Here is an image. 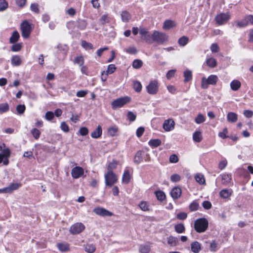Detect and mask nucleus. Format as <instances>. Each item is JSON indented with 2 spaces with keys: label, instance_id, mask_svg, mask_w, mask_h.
<instances>
[{
  "label": "nucleus",
  "instance_id": "1",
  "mask_svg": "<svg viewBox=\"0 0 253 253\" xmlns=\"http://www.w3.org/2000/svg\"><path fill=\"white\" fill-rule=\"evenodd\" d=\"M209 222L205 218H201L196 219L194 224V227L198 233L205 232L208 229Z\"/></svg>",
  "mask_w": 253,
  "mask_h": 253
},
{
  "label": "nucleus",
  "instance_id": "2",
  "mask_svg": "<svg viewBox=\"0 0 253 253\" xmlns=\"http://www.w3.org/2000/svg\"><path fill=\"white\" fill-rule=\"evenodd\" d=\"M151 38L153 41L162 44L168 41L169 37L164 33L154 31L151 35Z\"/></svg>",
  "mask_w": 253,
  "mask_h": 253
},
{
  "label": "nucleus",
  "instance_id": "3",
  "mask_svg": "<svg viewBox=\"0 0 253 253\" xmlns=\"http://www.w3.org/2000/svg\"><path fill=\"white\" fill-rule=\"evenodd\" d=\"M218 80V77L214 75H210L208 79L204 77L202 79L201 87L204 89H207L209 84L215 85Z\"/></svg>",
  "mask_w": 253,
  "mask_h": 253
},
{
  "label": "nucleus",
  "instance_id": "4",
  "mask_svg": "<svg viewBox=\"0 0 253 253\" xmlns=\"http://www.w3.org/2000/svg\"><path fill=\"white\" fill-rule=\"evenodd\" d=\"M130 101V98L128 96L124 97H120L114 100L111 103L112 108L113 109H116L118 108L123 107L125 104Z\"/></svg>",
  "mask_w": 253,
  "mask_h": 253
},
{
  "label": "nucleus",
  "instance_id": "5",
  "mask_svg": "<svg viewBox=\"0 0 253 253\" xmlns=\"http://www.w3.org/2000/svg\"><path fill=\"white\" fill-rule=\"evenodd\" d=\"M20 29L22 32V36L24 39H27L29 37L31 31V27L30 23L26 20L24 21L20 26Z\"/></svg>",
  "mask_w": 253,
  "mask_h": 253
},
{
  "label": "nucleus",
  "instance_id": "6",
  "mask_svg": "<svg viewBox=\"0 0 253 253\" xmlns=\"http://www.w3.org/2000/svg\"><path fill=\"white\" fill-rule=\"evenodd\" d=\"M159 90V84L157 80L151 81L146 86L147 92L152 95L157 93Z\"/></svg>",
  "mask_w": 253,
  "mask_h": 253
},
{
  "label": "nucleus",
  "instance_id": "7",
  "mask_svg": "<svg viewBox=\"0 0 253 253\" xmlns=\"http://www.w3.org/2000/svg\"><path fill=\"white\" fill-rule=\"evenodd\" d=\"M105 180L106 185L111 186L117 182V177L112 171H109L105 175Z\"/></svg>",
  "mask_w": 253,
  "mask_h": 253
},
{
  "label": "nucleus",
  "instance_id": "8",
  "mask_svg": "<svg viewBox=\"0 0 253 253\" xmlns=\"http://www.w3.org/2000/svg\"><path fill=\"white\" fill-rule=\"evenodd\" d=\"M85 227L82 223H76L72 225L70 228V232L72 234H78L84 229Z\"/></svg>",
  "mask_w": 253,
  "mask_h": 253
},
{
  "label": "nucleus",
  "instance_id": "9",
  "mask_svg": "<svg viewBox=\"0 0 253 253\" xmlns=\"http://www.w3.org/2000/svg\"><path fill=\"white\" fill-rule=\"evenodd\" d=\"M230 17V16L228 13H221L216 16L215 20L219 25H222L228 21Z\"/></svg>",
  "mask_w": 253,
  "mask_h": 253
},
{
  "label": "nucleus",
  "instance_id": "10",
  "mask_svg": "<svg viewBox=\"0 0 253 253\" xmlns=\"http://www.w3.org/2000/svg\"><path fill=\"white\" fill-rule=\"evenodd\" d=\"M175 122L172 119L166 120L163 125V128L166 131H170L174 128Z\"/></svg>",
  "mask_w": 253,
  "mask_h": 253
},
{
  "label": "nucleus",
  "instance_id": "11",
  "mask_svg": "<svg viewBox=\"0 0 253 253\" xmlns=\"http://www.w3.org/2000/svg\"><path fill=\"white\" fill-rule=\"evenodd\" d=\"M93 211L96 214L102 216H111L113 213L111 211L100 207H96L93 210Z\"/></svg>",
  "mask_w": 253,
  "mask_h": 253
},
{
  "label": "nucleus",
  "instance_id": "12",
  "mask_svg": "<svg viewBox=\"0 0 253 253\" xmlns=\"http://www.w3.org/2000/svg\"><path fill=\"white\" fill-rule=\"evenodd\" d=\"M84 173V169L80 167H75L71 171V175L74 178H78L82 176Z\"/></svg>",
  "mask_w": 253,
  "mask_h": 253
},
{
  "label": "nucleus",
  "instance_id": "13",
  "mask_svg": "<svg viewBox=\"0 0 253 253\" xmlns=\"http://www.w3.org/2000/svg\"><path fill=\"white\" fill-rule=\"evenodd\" d=\"M170 195L173 199H178L181 195V190L178 187H174L170 192Z\"/></svg>",
  "mask_w": 253,
  "mask_h": 253
},
{
  "label": "nucleus",
  "instance_id": "14",
  "mask_svg": "<svg viewBox=\"0 0 253 253\" xmlns=\"http://www.w3.org/2000/svg\"><path fill=\"white\" fill-rule=\"evenodd\" d=\"M139 33L141 35L142 38L147 42H149L151 38V36H150L149 32L145 28H140Z\"/></svg>",
  "mask_w": 253,
  "mask_h": 253
},
{
  "label": "nucleus",
  "instance_id": "15",
  "mask_svg": "<svg viewBox=\"0 0 253 253\" xmlns=\"http://www.w3.org/2000/svg\"><path fill=\"white\" fill-rule=\"evenodd\" d=\"M0 154L2 156L3 158L4 159L3 161V164L4 165H7L9 163V161L8 158L9 157L10 155V151L9 149H4L2 153Z\"/></svg>",
  "mask_w": 253,
  "mask_h": 253
},
{
  "label": "nucleus",
  "instance_id": "16",
  "mask_svg": "<svg viewBox=\"0 0 253 253\" xmlns=\"http://www.w3.org/2000/svg\"><path fill=\"white\" fill-rule=\"evenodd\" d=\"M191 251L194 253H198L201 250V244L197 241L193 242L191 244Z\"/></svg>",
  "mask_w": 253,
  "mask_h": 253
},
{
  "label": "nucleus",
  "instance_id": "17",
  "mask_svg": "<svg viewBox=\"0 0 253 253\" xmlns=\"http://www.w3.org/2000/svg\"><path fill=\"white\" fill-rule=\"evenodd\" d=\"M102 130L101 126L99 125L91 133V137L93 138H98L102 134Z\"/></svg>",
  "mask_w": 253,
  "mask_h": 253
},
{
  "label": "nucleus",
  "instance_id": "18",
  "mask_svg": "<svg viewBox=\"0 0 253 253\" xmlns=\"http://www.w3.org/2000/svg\"><path fill=\"white\" fill-rule=\"evenodd\" d=\"M230 85L232 90L237 91L241 87V83L239 81L234 80L230 83Z\"/></svg>",
  "mask_w": 253,
  "mask_h": 253
},
{
  "label": "nucleus",
  "instance_id": "19",
  "mask_svg": "<svg viewBox=\"0 0 253 253\" xmlns=\"http://www.w3.org/2000/svg\"><path fill=\"white\" fill-rule=\"evenodd\" d=\"M142 151H138L136 153L134 157L133 162L135 164H139L143 161V156H142Z\"/></svg>",
  "mask_w": 253,
  "mask_h": 253
},
{
  "label": "nucleus",
  "instance_id": "20",
  "mask_svg": "<svg viewBox=\"0 0 253 253\" xmlns=\"http://www.w3.org/2000/svg\"><path fill=\"white\" fill-rule=\"evenodd\" d=\"M227 120L229 122L235 123L238 120V115L235 113L230 112L227 115Z\"/></svg>",
  "mask_w": 253,
  "mask_h": 253
},
{
  "label": "nucleus",
  "instance_id": "21",
  "mask_svg": "<svg viewBox=\"0 0 253 253\" xmlns=\"http://www.w3.org/2000/svg\"><path fill=\"white\" fill-rule=\"evenodd\" d=\"M175 26V24L173 21L170 20H167L164 23L163 28L164 30H168L173 28Z\"/></svg>",
  "mask_w": 253,
  "mask_h": 253
},
{
  "label": "nucleus",
  "instance_id": "22",
  "mask_svg": "<svg viewBox=\"0 0 253 253\" xmlns=\"http://www.w3.org/2000/svg\"><path fill=\"white\" fill-rule=\"evenodd\" d=\"M232 190L224 189L220 192L219 195L221 198L226 199L229 198L232 195Z\"/></svg>",
  "mask_w": 253,
  "mask_h": 253
},
{
  "label": "nucleus",
  "instance_id": "23",
  "mask_svg": "<svg viewBox=\"0 0 253 253\" xmlns=\"http://www.w3.org/2000/svg\"><path fill=\"white\" fill-rule=\"evenodd\" d=\"M222 184L224 185H227L230 183L231 180V175L230 174L223 173L220 175Z\"/></svg>",
  "mask_w": 253,
  "mask_h": 253
},
{
  "label": "nucleus",
  "instance_id": "24",
  "mask_svg": "<svg viewBox=\"0 0 253 253\" xmlns=\"http://www.w3.org/2000/svg\"><path fill=\"white\" fill-rule=\"evenodd\" d=\"M20 38L19 34L17 31H14L9 39V42L11 43H14L17 42Z\"/></svg>",
  "mask_w": 253,
  "mask_h": 253
},
{
  "label": "nucleus",
  "instance_id": "25",
  "mask_svg": "<svg viewBox=\"0 0 253 253\" xmlns=\"http://www.w3.org/2000/svg\"><path fill=\"white\" fill-rule=\"evenodd\" d=\"M130 175L128 169H126L123 174L122 182L125 183H128L130 179Z\"/></svg>",
  "mask_w": 253,
  "mask_h": 253
},
{
  "label": "nucleus",
  "instance_id": "26",
  "mask_svg": "<svg viewBox=\"0 0 253 253\" xmlns=\"http://www.w3.org/2000/svg\"><path fill=\"white\" fill-rule=\"evenodd\" d=\"M121 15L122 20L124 22H127L131 17L129 13L126 10L122 11Z\"/></svg>",
  "mask_w": 253,
  "mask_h": 253
},
{
  "label": "nucleus",
  "instance_id": "27",
  "mask_svg": "<svg viewBox=\"0 0 253 253\" xmlns=\"http://www.w3.org/2000/svg\"><path fill=\"white\" fill-rule=\"evenodd\" d=\"M161 140L159 139H151L149 142V145L152 148H156L161 144Z\"/></svg>",
  "mask_w": 253,
  "mask_h": 253
},
{
  "label": "nucleus",
  "instance_id": "28",
  "mask_svg": "<svg viewBox=\"0 0 253 253\" xmlns=\"http://www.w3.org/2000/svg\"><path fill=\"white\" fill-rule=\"evenodd\" d=\"M151 247L147 244L141 245L139 246V251L140 253H149L150 251Z\"/></svg>",
  "mask_w": 253,
  "mask_h": 253
},
{
  "label": "nucleus",
  "instance_id": "29",
  "mask_svg": "<svg viewBox=\"0 0 253 253\" xmlns=\"http://www.w3.org/2000/svg\"><path fill=\"white\" fill-rule=\"evenodd\" d=\"M193 139L196 142H200L202 140L201 132L200 131H196L193 134Z\"/></svg>",
  "mask_w": 253,
  "mask_h": 253
},
{
  "label": "nucleus",
  "instance_id": "30",
  "mask_svg": "<svg viewBox=\"0 0 253 253\" xmlns=\"http://www.w3.org/2000/svg\"><path fill=\"white\" fill-rule=\"evenodd\" d=\"M21 63V60L18 55L12 56L11 58V64L15 66H19Z\"/></svg>",
  "mask_w": 253,
  "mask_h": 253
},
{
  "label": "nucleus",
  "instance_id": "31",
  "mask_svg": "<svg viewBox=\"0 0 253 253\" xmlns=\"http://www.w3.org/2000/svg\"><path fill=\"white\" fill-rule=\"evenodd\" d=\"M175 231L177 233H182L185 231V228L183 223H179L174 226Z\"/></svg>",
  "mask_w": 253,
  "mask_h": 253
},
{
  "label": "nucleus",
  "instance_id": "32",
  "mask_svg": "<svg viewBox=\"0 0 253 253\" xmlns=\"http://www.w3.org/2000/svg\"><path fill=\"white\" fill-rule=\"evenodd\" d=\"M207 65L211 68H214L217 65V62L213 58H209L207 59Z\"/></svg>",
  "mask_w": 253,
  "mask_h": 253
},
{
  "label": "nucleus",
  "instance_id": "33",
  "mask_svg": "<svg viewBox=\"0 0 253 253\" xmlns=\"http://www.w3.org/2000/svg\"><path fill=\"white\" fill-rule=\"evenodd\" d=\"M57 247L58 250L62 252H65L69 250V246L67 244L58 243Z\"/></svg>",
  "mask_w": 253,
  "mask_h": 253
},
{
  "label": "nucleus",
  "instance_id": "34",
  "mask_svg": "<svg viewBox=\"0 0 253 253\" xmlns=\"http://www.w3.org/2000/svg\"><path fill=\"white\" fill-rule=\"evenodd\" d=\"M178 242L177 238L173 236H169L168 239V243L170 246H175Z\"/></svg>",
  "mask_w": 253,
  "mask_h": 253
},
{
  "label": "nucleus",
  "instance_id": "35",
  "mask_svg": "<svg viewBox=\"0 0 253 253\" xmlns=\"http://www.w3.org/2000/svg\"><path fill=\"white\" fill-rule=\"evenodd\" d=\"M195 179L196 181L198 182L200 184H203L205 183V179L203 174L201 173L197 174L195 176Z\"/></svg>",
  "mask_w": 253,
  "mask_h": 253
},
{
  "label": "nucleus",
  "instance_id": "36",
  "mask_svg": "<svg viewBox=\"0 0 253 253\" xmlns=\"http://www.w3.org/2000/svg\"><path fill=\"white\" fill-rule=\"evenodd\" d=\"M96 248L93 244H87L84 247V250L88 253H93L95 252Z\"/></svg>",
  "mask_w": 253,
  "mask_h": 253
},
{
  "label": "nucleus",
  "instance_id": "37",
  "mask_svg": "<svg viewBox=\"0 0 253 253\" xmlns=\"http://www.w3.org/2000/svg\"><path fill=\"white\" fill-rule=\"evenodd\" d=\"M133 88L136 92H139L142 89V85L140 82L137 81L133 82Z\"/></svg>",
  "mask_w": 253,
  "mask_h": 253
},
{
  "label": "nucleus",
  "instance_id": "38",
  "mask_svg": "<svg viewBox=\"0 0 253 253\" xmlns=\"http://www.w3.org/2000/svg\"><path fill=\"white\" fill-rule=\"evenodd\" d=\"M31 133L35 139H38L41 135V131L36 128H33L31 130Z\"/></svg>",
  "mask_w": 253,
  "mask_h": 253
},
{
  "label": "nucleus",
  "instance_id": "39",
  "mask_svg": "<svg viewBox=\"0 0 253 253\" xmlns=\"http://www.w3.org/2000/svg\"><path fill=\"white\" fill-rule=\"evenodd\" d=\"M192 72L191 71L187 70L184 72V82H188L192 79Z\"/></svg>",
  "mask_w": 253,
  "mask_h": 253
},
{
  "label": "nucleus",
  "instance_id": "40",
  "mask_svg": "<svg viewBox=\"0 0 253 253\" xmlns=\"http://www.w3.org/2000/svg\"><path fill=\"white\" fill-rule=\"evenodd\" d=\"M143 65V62L140 59H135L133 62L132 66L134 69H139Z\"/></svg>",
  "mask_w": 253,
  "mask_h": 253
},
{
  "label": "nucleus",
  "instance_id": "41",
  "mask_svg": "<svg viewBox=\"0 0 253 253\" xmlns=\"http://www.w3.org/2000/svg\"><path fill=\"white\" fill-rule=\"evenodd\" d=\"M155 195L157 199L160 201L164 200L166 198L165 193L162 191H156Z\"/></svg>",
  "mask_w": 253,
  "mask_h": 253
},
{
  "label": "nucleus",
  "instance_id": "42",
  "mask_svg": "<svg viewBox=\"0 0 253 253\" xmlns=\"http://www.w3.org/2000/svg\"><path fill=\"white\" fill-rule=\"evenodd\" d=\"M9 105L7 103L0 104V113L2 114L7 112L9 110Z\"/></svg>",
  "mask_w": 253,
  "mask_h": 253
},
{
  "label": "nucleus",
  "instance_id": "43",
  "mask_svg": "<svg viewBox=\"0 0 253 253\" xmlns=\"http://www.w3.org/2000/svg\"><path fill=\"white\" fill-rule=\"evenodd\" d=\"M188 38L186 36H183L180 38L178 41V43L180 46H185L188 42Z\"/></svg>",
  "mask_w": 253,
  "mask_h": 253
},
{
  "label": "nucleus",
  "instance_id": "44",
  "mask_svg": "<svg viewBox=\"0 0 253 253\" xmlns=\"http://www.w3.org/2000/svg\"><path fill=\"white\" fill-rule=\"evenodd\" d=\"M139 207L143 211H148L150 210L149 204L145 201L141 202L139 204Z\"/></svg>",
  "mask_w": 253,
  "mask_h": 253
},
{
  "label": "nucleus",
  "instance_id": "45",
  "mask_svg": "<svg viewBox=\"0 0 253 253\" xmlns=\"http://www.w3.org/2000/svg\"><path fill=\"white\" fill-rule=\"evenodd\" d=\"M116 67L114 64H110L108 66L107 71H105V74L108 76V74H111L113 73L116 70Z\"/></svg>",
  "mask_w": 253,
  "mask_h": 253
},
{
  "label": "nucleus",
  "instance_id": "46",
  "mask_svg": "<svg viewBox=\"0 0 253 253\" xmlns=\"http://www.w3.org/2000/svg\"><path fill=\"white\" fill-rule=\"evenodd\" d=\"M205 121V117L201 114H199L197 115V117L195 119V122L197 124H200L204 123Z\"/></svg>",
  "mask_w": 253,
  "mask_h": 253
},
{
  "label": "nucleus",
  "instance_id": "47",
  "mask_svg": "<svg viewBox=\"0 0 253 253\" xmlns=\"http://www.w3.org/2000/svg\"><path fill=\"white\" fill-rule=\"evenodd\" d=\"M81 45H82V47H84L86 50L91 49L93 48V45L91 43L86 42L85 41H83L82 42Z\"/></svg>",
  "mask_w": 253,
  "mask_h": 253
},
{
  "label": "nucleus",
  "instance_id": "48",
  "mask_svg": "<svg viewBox=\"0 0 253 253\" xmlns=\"http://www.w3.org/2000/svg\"><path fill=\"white\" fill-rule=\"evenodd\" d=\"M78 27L80 29L84 30L86 28V25H87V22H86L85 20H83V19L79 20L78 21Z\"/></svg>",
  "mask_w": 253,
  "mask_h": 253
},
{
  "label": "nucleus",
  "instance_id": "49",
  "mask_svg": "<svg viewBox=\"0 0 253 253\" xmlns=\"http://www.w3.org/2000/svg\"><path fill=\"white\" fill-rule=\"evenodd\" d=\"M237 26L239 28H243L246 27L248 25V22H247L245 18L241 21H236Z\"/></svg>",
  "mask_w": 253,
  "mask_h": 253
},
{
  "label": "nucleus",
  "instance_id": "50",
  "mask_svg": "<svg viewBox=\"0 0 253 253\" xmlns=\"http://www.w3.org/2000/svg\"><path fill=\"white\" fill-rule=\"evenodd\" d=\"M74 63L79 66H83L84 63V59L82 56H77L75 58Z\"/></svg>",
  "mask_w": 253,
  "mask_h": 253
},
{
  "label": "nucleus",
  "instance_id": "51",
  "mask_svg": "<svg viewBox=\"0 0 253 253\" xmlns=\"http://www.w3.org/2000/svg\"><path fill=\"white\" fill-rule=\"evenodd\" d=\"M26 109L25 106L24 105H18L16 106V111L19 115L23 114Z\"/></svg>",
  "mask_w": 253,
  "mask_h": 253
},
{
  "label": "nucleus",
  "instance_id": "52",
  "mask_svg": "<svg viewBox=\"0 0 253 253\" xmlns=\"http://www.w3.org/2000/svg\"><path fill=\"white\" fill-rule=\"evenodd\" d=\"M8 7V3L5 0H0V11L5 10Z\"/></svg>",
  "mask_w": 253,
  "mask_h": 253
},
{
  "label": "nucleus",
  "instance_id": "53",
  "mask_svg": "<svg viewBox=\"0 0 253 253\" xmlns=\"http://www.w3.org/2000/svg\"><path fill=\"white\" fill-rule=\"evenodd\" d=\"M21 185L18 183H11L9 186L10 192L17 190L20 187Z\"/></svg>",
  "mask_w": 253,
  "mask_h": 253
},
{
  "label": "nucleus",
  "instance_id": "54",
  "mask_svg": "<svg viewBox=\"0 0 253 253\" xmlns=\"http://www.w3.org/2000/svg\"><path fill=\"white\" fill-rule=\"evenodd\" d=\"M54 117V113L51 111H48L45 114V118L47 121L52 120Z\"/></svg>",
  "mask_w": 253,
  "mask_h": 253
},
{
  "label": "nucleus",
  "instance_id": "55",
  "mask_svg": "<svg viewBox=\"0 0 253 253\" xmlns=\"http://www.w3.org/2000/svg\"><path fill=\"white\" fill-rule=\"evenodd\" d=\"M127 117L128 119L130 122L134 121L135 120L136 117L135 114L131 111L128 112Z\"/></svg>",
  "mask_w": 253,
  "mask_h": 253
},
{
  "label": "nucleus",
  "instance_id": "56",
  "mask_svg": "<svg viewBox=\"0 0 253 253\" xmlns=\"http://www.w3.org/2000/svg\"><path fill=\"white\" fill-rule=\"evenodd\" d=\"M60 128L65 132H68L69 130V126L65 122H62L61 123Z\"/></svg>",
  "mask_w": 253,
  "mask_h": 253
},
{
  "label": "nucleus",
  "instance_id": "57",
  "mask_svg": "<svg viewBox=\"0 0 253 253\" xmlns=\"http://www.w3.org/2000/svg\"><path fill=\"white\" fill-rule=\"evenodd\" d=\"M210 250L211 252H215L217 250V245L215 241H212L210 244Z\"/></svg>",
  "mask_w": 253,
  "mask_h": 253
},
{
  "label": "nucleus",
  "instance_id": "58",
  "mask_svg": "<svg viewBox=\"0 0 253 253\" xmlns=\"http://www.w3.org/2000/svg\"><path fill=\"white\" fill-rule=\"evenodd\" d=\"M22 47V44L20 43H18L16 44H14L11 46V50L13 51H18L20 50Z\"/></svg>",
  "mask_w": 253,
  "mask_h": 253
},
{
  "label": "nucleus",
  "instance_id": "59",
  "mask_svg": "<svg viewBox=\"0 0 253 253\" xmlns=\"http://www.w3.org/2000/svg\"><path fill=\"white\" fill-rule=\"evenodd\" d=\"M79 133L82 136H85L88 133V129L86 127H82L79 130Z\"/></svg>",
  "mask_w": 253,
  "mask_h": 253
},
{
  "label": "nucleus",
  "instance_id": "60",
  "mask_svg": "<svg viewBox=\"0 0 253 253\" xmlns=\"http://www.w3.org/2000/svg\"><path fill=\"white\" fill-rule=\"evenodd\" d=\"M199 208V205L197 202H194L189 206V209L191 211H197Z\"/></svg>",
  "mask_w": 253,
  "mask_h": 253
},
{
  "label": "nucleus",
  "instance_id": "61",
  "mask_svg": "<svg viewBox=\"0 0 253 253\" xmlns=\"http://www.w3.org/2000/svg\"><path fill=\"white\" fill-rule=\"evenodd\" d=\"M117 165V163L116 161H113L112 162L110 163L108 166V169L109 171H112V170L116 168Z\"/></svg>",
  "mask_w": 253,
  "mask_h": 253
},
{
  "label": "nucleus",
  "instance_id": "62",
  "mask_svg": "<svg viewBox=\"0 0 253 253\" xmlns=\"http://www.w3.org/2000/svg\"><path fill=\"white\" fill-rule=\"evenodd\" d=\"M187 214L184 212H180L176 215V217L180 220H184L187 218Z\"/></svg>",
  "mask_w": 253,
  "mask_h": 253
},
{
  "label": "nucleus",
  "instance_id": "63",
  "mask_svg": "<svg viewBox=\"0 0 253 253\" xmlns=\"http://www.w3.org/2000/svg\"><path fill=\"white\" fill-rule=\"evenodd\" d=\"M108 133L111 136H114L118 131V128L116 127H112L108 128Z\"/></svg>",
  "mask_w": 253,
  "mask_h": 253
},
{
  "label": "nucleus",
  "instance_id": "64",
  "mask_svg": "<svg viewBox=\"0 0 253 253\" xmlns=\"http://www.w3.org/2000/svg\"><path fill=\"white\" fill-rule=\"evenodd\" d=\"M170 180L173 182H178L180 180V176L177 174H172L170 177Z\"/></svg>",
  "mask_w": 253,
  "mask_h": 253
}]
</instances>
